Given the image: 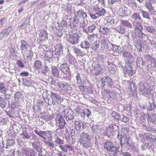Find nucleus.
<instances>
[{"instance_id": "obj_34", "label": "nucleus", "mask_w": 156, "mask_h": 156, "mask_svg": "<svg viewBox=\"0 0 156 156\" xmlns=\"http://www.w3.org/2000/svg\"><path fill=\"white\" fill-rule=\"evenodd\" d=\"M144 27L148 32L153 34H155L156 31V28L152 26H144Z\"/></svg>"}, {"instance_id": "obj_32", "label": "nucleus", "mask_w": 156, "mask_h": 156, "mask_svg": "<svg viewBox=\"0 0 156 156\" xmlns=\"http://www.w3.org/2000/svg\"><path fill=\"white\" fill-rule=\"evenodd\" d=\"M123 56L125 58V59L127 60V61L133 60V55L129 52H124L123 54Z\"/></svg>"}, {"instance_id": "obj_25", "label": "nucleus", "mask_w": 156, "mask_h": 156, "mask_svg": "<svg viewBox=\"0 0 156 156\" xmlns=\"http://www.w3.org/2000/svg\"><path fill=\"white\" fill-rule=\"evenodd\" d=\"M77 122L76 121L75 122L76 125L75 129L79 132H80L84 129V122L80 121H78V123H77Z\"/></svg>"}, {"instance_id": "obj_51", "label": "nucleus", "mask_w": 156, "mask_h": 156, "mask_svg": "<svg viewBox=\"0 0 156 156\" xmlns=\"http://www.w3.org/2000/svg\"><path fill=\"white\" fill-rule=\"evenodd\" d=\"M132 18L135 20L143 21L139 14L138 13H134L132 16Z\"/></svg>"}, {"instance_id": "obj_21", "label": "nucleus", "mask_w": 156, "mask_h": 156, "mask_svg": "<svg viewBox=\"0 0 156 156\" xmlns=\"http://www.w3.org/2000/svg\"><path fill=\"white\" fill-rule=\"evenodd\" d=\"M93 10L95 11L96 14L99 16L104 15L105 12V11L104 9L100 8L98 6L94 7Z\"/></svg>"}, {"instance_id": "obj_8", "label": "nucleus", "mask_w": 156, "mask_h": 156, "mask_svg": "<svg viewBox=\"0 0 156 156\" xmlns=\"http://www.w3.org/2000/svg\"><path fill=\"white\" fill-rule=\"evenodd\" d=\"M101 81L104 87L111 88L113 86V82L112 79L108 76H104L101 78Z\"/></svg>"}, {"instance_id": "obj_48", "label": "nucleus", "mask_w": 156, "mask_h": 156, "mask_svg": "<svg viewBox=\"0 0 156 156\" xmlns=\"http://www.w3.org/2000/svg\"><path fill=\"white\" fill-rule=\"evenodd\" d=\"M114 29L118 31L119 33L122 34H123L125 31V28L124 27L122 26L116 27L114 28Z\"/></svg>"}, {"instance_id": "obj_43", "label": "nucleus", "mask_w": 156, "mask_h": 156, "mask_svg": "<svg viewBox=\"0 0 156 156\" xmlns=\"http://www.w3.org/2000/svg\"><path fill=\"white\" fill-rule=\"evenodd\" d=\"M7 90L3 83L0 82V93L2 94H5V92H7Z\"/></svg>"}, {"instance_id": "obj_4", "label": "nucleus", "mask_w": 156, "mask_h": 156, "mask_svg": "<svg viewBox=\"0 0 156 156\" xmlns=\"http://www.w3.org/2000/svg\"><path fill=\"white\" fill-rule=\"evenodd\" d=\"M118 129L119 127L117 125L112 124L109 125L108 127H106L103 133L108 137H111L113 136V132L117 130Z\"/></svg>"}, {"instance_id": "obj_40", "label": "nucleus", "mask_w": 156, "mask_h": 156, "mask_svg": "<svg viewBox=\"0 0 156 156\" xmlns=\"http://www.w3.org/2000/svg\"><path fill=\"white\" fill-rule=\"evenodd\" d=\"M147 120L148 123H155L156 122V114H154L148 116Z\"/></svg>"}, {"instance_id": "obj_17", "label": "nucleus", "mask_w": 156, "mask_h": 156, "mask_svg": "<svg viewBox=\"0 0 156 156\" xmlns=\"http://www.w3.org/2000/svg\"><path fill=\"white\" fill-rule=\"evenodd\" d=\"M94 121L92 120L90 123V126L91 128L92 134H97L100 132V128L99 126L97 125L94 124L93 122Z\"/></svg>"}, {"instance_id": "obj_45", "label": "nucleus", "mask_w": 156, "mask_h": 156, "mask_svg": "<svg viewBox=\"0 0 156 156\" xmlns=\"http://www.w3.org/2000/svg\"><path fill=\"white\" fill-rule=\"evenodd\" d=\"M6 104V102L4 98L0 96V107L4 109L5 108Z\"/></svg>"}, {"instance_id": "obj_13", "label": "nucleus", "mask_w": 156, "mask_h": 156, "mask_svg": "<svg viewBox=\"0 0 156 156\" xmlns=\"http://www.w3.org/2000/svg\"><path fill=\"white\" fill-rule=\"evenodd\" d=\"M139 87V91L141 94L145 96L150 94L151 92L148 89H147L145 87V86L143 82H140L138 84Z\"/></svg>"}, {"instance_id": "obj_42", "label": "nucleus", "mask_w": 156, "mask_h": 156, "mask_svg": "<svg viewBox=\"0 0 156 156\" xmlns=\"http://www.w3.org/2000/svg\"><path fill=\"white\" fill-rule=\"evenodd\" d=\"M48 65H45L44 66H42L40 69V71L41 72L44 74H46L49 71L48 67Z\"/></svg>"}, {"instance_id": "obj_35", "label": "nucleus", "mask_w": 156, "mask_h": 156, "mask_svg": "<svg viewBox=\"0 0 156 156\" xmlns=\"http://www.w3.org/2000/svg\"><path fill=\"white\" fill-rule=\"evenodd\" d=\"M23 20V22L22 24L20 26V27L23 29L27 27V24L30 23V20L27 17L24 18Z\"/></svg>"}, {"instance_id": "obj_19", "label": "nucleus", "mask_w": 156, "mask_h": 156, "mask_svg": "<svg viewBox=\"0 0 156 156\" xmlns=\"http://www.w3.org/2000/svg\"><path fill=\"white\" fill-rule=\"evenodd\" d=\"M154 101L153 100L152 102L149 101L144 105V108L151 111L156 108V104L154 103Z\"/></svg>"}, {"instance_id": "obj_15", "label": "nucleus", "mask_w": 156, "mask_h": 156, "mask_svg": "<svg viewBox=\"0 0 156 156\" xmlns=\"http://www.w3.org/2000/svg\"><path fill=\"white\" fill-rule=\"evenodd\" d=\"M58 66L61 71L65 75H67L70 74L69 68L66 64L62 63L59 66H58Z\"/></svg>"}, {"instance_id": "obj_1", "label": "nucleus", "mask_w": 156, "mask_h": 156, "mask_svg": "<svg viewBox=\"0 0 156 156\" xmlns=\"http://www.w3.org/2000/svg\"><path fill=\"white\" fill-rule=\"evenodd\" d=\"M117 137L120 140L121 145L122 147H129L130 146L131 139L128 135L125 134L123 133H121L120 135L119 132Z\"/></svg>"}, {"instance_id": "obj_22", "label": "nucleus", "mask_w": 156, "mask_h": 156, "mask_svg": "<svg viewBox=\"0 0 156 156\" xmlns=\"http://www.w3.org/2000/svg\"><path fill=\"white\" fill-rule=\"evenodd\" d=\"M59 87L65 91H70L71 90L70 86L66 82L61 81L60 84V86H59Z\"/></svg>"}, {"instance_id": "obj_50", "label": "nucleus", "mask_w": 156, "mask_h": 156, "mask_svg": "<svg viewBox=\"0 0 156 156\" xmlns=\"http://www.w3.org/2000/svg\"><path fill=\"white\" fill-rule=\"evenodd\" d=\"M90 46V44L87 41L82 42L80 45L81 47L83 48H85L86 50L88 49Z\"/></svg>"}, {"instance_id": "obj_47", "label": "nucleus", "mask_w": 156, "mask_h": 156, "mask_svg": "<svg viewBox=\"0 0 156 156\" xmlns=\"http://www.w3.org/2000/svg\"><path fill=\"white\" fill-rule=\"evenodd\" d=\"M67 57L68 61L71 64H73L76 62V60L75 57L71 54H69L68 55Z\"/></svg>"}, {"instance_id": "obj_30", "label": "nucleus", "mask_w": 156, "mask_h": 156, "mask_svg": "<svg viewBox=\"0 0 156 156\" xmlns=\"http://www.w3.org/2000/svg\"><path fill=\"white\" fill-rule=\"evenodd\" d=\"M21 44L20 46V50L21 52L28 49L29 45L28 43L24 40H22L21 41Z\"/></svg>"}, {"instance_id": "obj_49", "label": "nucleus", "mask_w": 156, "mask_h": 156, "mask_svg": "<svg viewBox=\"0 0 156 156\" xmlns=\"http://www.w3.org/2000/svg\"><path fill=\"white\" fill-rule=\"evenodd\" d=\"M142 127L144 129L147 130L148 131H150L153 132H156V129L153 128L152 127L150 126H146L145 125H143Z\"/></svg>"}, {"instance_id": "obj_63", "label": "nucleus", "mask_w": 156, "mask_h": 156, "mask_svg": "<svg viewBox=\"0 0 156 156\" xmlns=\"http://www.w3.org/2000/svg\"><path fill=\"white\" fill-rule=\"evenodd\" d=\"M54 116L55 115L54 114H52L51 115H50L49 113L48 114V115H47L46 117H45L44 119L46 121L50 120L54 118Z\"/></svg>"}, {"instance_id": "obj_16", "label": "nucleus", "mask_w": 156, "mask_h": 156, "mask_svg": "<svg viewBox=\"0 0 156 156\" xmlns=\"http://www.w3.org/2000/svg\"><path fill=\"white\" fill-rule=\"evenodd\" d=\"M50 97L55 102L59 104L61 103L63 101V99L59 94L53 92H51Z\"/></svg>"}, {"instance_id": "obj_23", "label": "nucleus", "mask_w": 156, "mask_h": 156, "mask_svg": "<svg viewBox=\"0 0 156 156\" xmlns=\"http://www.w3.org/2000/svg\"><path fill=\"white\" fill-rule=\"evenodd\" d=\"M74 111L82 117L84 118L85 115V110L82 106H78L75 109Z\"/></svg>"}, {"instance_id": "obj_54", "label": "nucleus", "mask_w": 156, "mask_h": 156, "mask_svg": "<svg viewBox=\"0 0 156 156\" xmlns=\"http://www.w3.org/2000/svg\"><path fill=\"white\" fill-rule=\"evenodd\" d=\"M61 81L57 80H55L54 79H52L51 84L52 85H54L55 86H60V84L61 83Z\"/></svg>"}, {"instance_id": "obj_64", "label": "nucleus", "mask_w": 156, "mask_h": 156, "mask_svg": "<svg viewBox=\"0 0 156 156\" xmlns=\"http://www.w3.org/2000/svg\"><path fill=\"white\" fill-rule=\"evenodd\" d=\"M96 26L94 24H93L90 26H89L87 28L88 31L89 32H92L96 28Z\"/></svg>"}, {"instance_id": "obj_58", "label": "nucleus", "mask_w": 156, "mask_h": 156, "mask_svg": "<svg viewBox=\"0 0 156 156\" xmlns=\"http://www.w3.org/2000/svg\"><path fill=\"white\" fill-rule=\"evenodd\" d=\"M109 29H110L107 27H103L102 28L101 27L100 29H99V31L102 34H105Z\"/></svg>"}, {"instance_id": "obj_53", "label": "nucleus", "mask_w": 156, "mask_h": 156, "mask_svg": "<svg viewBox=\"0 0 156 156\" xmlns=\"http://www.w3.org/2000/svg\"><path fill=\"white\" fill-rule=\"evenodd\" d=\"M141 150L143 151H144L147 149L150 150L151 146L148 143H146L141 145Z\"/></svg>"}, {"instance_id": "obj_3", "label": "nucleus", "mask_w": 156, "mask_h": 156, "mask_svg": "<svg viewBox=\"0 0 156 156\" xmlns=\"http://www.w3.org/2000/svg\"><path fill=\"white\" fill-rule=\"evenodd\" d=\"M80 144L83 147H89L90 145V136L87 133H83L80 135Z\"/></svg>"}, {"instance_id": "obj_62", "label": "nucleus", "mask_w": 156, "mask_h": 156, "mask_svg": "<svg viewBox=\"0 0 156 156\" xmlns=\"http://www.w3.org/2000/svg\"><path fill=\"white\" fill-rule=\"evenodd\" d=\"M135 46L136 47L137 50H139V52H142V45L140 43L137 42L135 44Z\"/></svg>"}, {"instance_id": "obj_38", "label": "nucleus", "mask_w": 156, "mask_h": 156, "mask_svg": "<svg viewBox=\"0 0 156 156\" xmlns=\"http://www.w3.org/2000/svg\"><path fill=\"white\" fill-rule=\"evenodd\" d=\"M145 5L149 12H154V7L151 5V3L150 1H146Z\"/></svg>"}, {"instance_id": "obj_26", "label": "nucleus", "mask_w": 156, "mask_h": 156, "mask_svg": "<svg viewBox=\"0 0 156 156\" xmlns=\"http://www.w3.org/2000/svg\"><path fill=\"white\" fill-rule=\"evenodd\" d=\"M51 73L52 75L56 77L59 76L60 69L59 68L55 66H52L51 68Z\"/></svg>"}, {"instance_id": "obj_36", "label": "nucleus", "mask_w": 156, "mask_h": 156, "mask_svg": "<svg viewBox=\"0 0 156 156\" xmlns=\"http://www.w3.org/2000/svg\"><path fill=\"white\" fill-rule=\"evenodd\" d=\"M136 30H138L139 31L143 29V27L141 24L137 21L134 22L133 23Z\"/></svg>"}, {"instance_id": "obj_29", "label": "nucleus", "mask_w": 156, "mask_h": 156, "mask_svg": "<svg viewBox=\"0 0 156 156\" xmlns=\"http://www.w3.org/2000/svg\"><path fill=\"white\" fill-rule=\"evenodd\" d=\"M82 75L77 73L76 77V83L81 85H83L85 82L83 78H82Z\"/></svg>"}, {"instance_id": "obj_59", "label": "nucleus", "mask_w": 156, "mask_h": 156, "mask_svg": "<svg viewBox=\"0 0 156 156\" xmlns=\"http://www.w3.org/2000/svg\"><path fill=\"white\" fill-rule=\"evenodd\" d=\"M34 66L37 69H40L41 66V62L39 60H36L34 62Z\"/></svg>"}, {"instance_id": "obj_20", "label": "nucleus", "mask_w": 156, "mask_h": 156, "mask_svg": "<svg viewBox=\"0 0 156 156\" xmlns=\"http://www.w3.org/2000/svg\"><path fill=\"white\" fill-rule=\"evenodd\" d=\"M144 137L148 141L153 142L156 140V135L155 134L145 133Z\"/></svg>"}, {"instance_id": "obj_11", "label": "nucleus", "mask_w": 156, "mask_h": 156, "mask_svg": "<svg viewBox=\"0 0 156 156\" xmlns=\"http://www.w3.org/2000/svg\"><path fill=\"white\" fill-rule=\"evenodd\" d=\"M21 151L25 155V156H37L35 151L29 147L22 148Z\"/></svg>"}, {"instance_id": "obj_37", "label": "nucleus", "mask_w": 156, "mask_h": 156, "mask_svg": "<svg viewBox=\"0 0 156 156\" xmlns=\"http://www.w3.org/2000/svg\"><path fill=\"white\" fill-rule=\"evenodd\" d=\"M26 129H25L20 134L22 138L24 139H29L30 138V134L27 132Z\"/></svg>"}, {"instance_id": "obj_24", "label": "nucleus", "mask_w": 156, "mask_h": 156, "mask_svg": "<svg viewBox=\"0 0 156 156\" xmlns=\"http://www.w3.org/2000/svg\"><path fill=\"white\" fill-rule=\"evenodd\" d=\"M21 53L24 57H26L28 59L32 60L33 53L30 49H28L23 51Z\"/></svg>"}, {"instance_id": "obj_52", "label": "nucleus", "mask_w": 156, "mask_h": 156, "mask_svg": "<svg viewBox=\"0 0 156 156\" xmlns=\"http://www.w3.org/2000/svg\"><path fill=\"white\" fill-rule=\"evenodd\" d=\"M22 96V94L20 92H17L14 94L15 100L17 102Z\"/></svg>"}, {"instance_id": "obj_61", "label": "nucleus", "mask_w": 156, "mask_h": 156, "mask_svg": "<svg viewBox=\"0 0 156 156\" xmlns=\"http://www.w3.org/2000/svg\"><path fill=\"white\" fill-rule=\"evenodd\" d=\"M120 120L122 122H126L129 121V118L127 116L123 115L121 116Z\"/></svg>"}, {"instance_id": "obj_2", "label": "nucleus", "mask_w": 156, "mask_h": 156, "mask_svg": "<svg viewBox=\"0 0 156 156\" xmlns=\"http://www.w3.org/2000/svg\"><path fill=\"white\" fill-rule=\"evenodd\" d=\"M104 148L107 151L114 153V156H117V153L119 151V147H116L113 143L108 141L104 144Z\"/></svg>"}, {"instance_id": "obj_18", "label": "nucleus", "mask_w": 156, "mask_h": 156, "mask_svg": "<svg viewBox=\"0 0 156 156\" xmlns=\"http://www.w3.org/2000/svg\"><path fill=\"white\" fill-rule=\"evenodd\" d=\"M55 51L56 54L63 57V47L62 44H57L54 46Z\"/></svg>"}, {"instance_id": "obj_41", "label": "nucleus", "mask_w": 156, "mask_h": 156, "mask_svg": "<svg viewBox=\"0 0 156 156\" xmlns=\"http://www.w3.org/2000/svg\"><path fill=\"white\" fill-rule=\"evenodd\" d=\"M101 42L102 46H104V48H106L108 50H109L108 45V43L110 42L108 40L103 39L101 41Z\"/></svg>"}, {"instance_id": "obj_9", "label": "nucleus", "mask_w": 156, "mask_h": 156, "mask_svg": "<svg viewBox=\"0 0 156 156\" xmlns=\"http://www.w3.org/2000/svg\"><path fill=\"white\" fill-rule=\"evenodd\" d=\"M68 41L73 44L78 43L79 37L76 33H69L67 36Z\"/></svg>"}, {"instance_id": "obj_57", "label": "nucleus", "mask_w": 156, "mask_h": 156, "mask_svg": "<svg viewBox=\"0 0 156 156\" xmlns=\"http://www.w3.org/2000/svg\"><path fill=\"white\" fill-rule=\"evenodd\" d=\"M53 29H56L55 34L58 37H61V36H62L63 35V33L62 30H59L58 29H57L56 27H53Z\"/></svg>"}, {"instance_id": "obj_27", "label": "nucleus", "mask_w": 156, "mask_h": 156, "mask_svg": "<svg viewBox=\"0 0 156 156\" xmlns=\"http://www.w3.org/2000/svg\"><path fill=\"white\" fill-rule=\"evenodd\" d=\"M104 92L105 93L106 95L108 98L114 99H116L117 98L116 94L114 92H111L107 90H104Z\"/></svg>"}, {"instance_id": "obj_10", "label": "nucleus", "mask_w": 156, "mask_h": 156, "mask_svg": "<svg viewBox=\"0 0 156 156\" xmlns=\"http://www.w3.org/2000/svg\"><path fill=\"white\" fill-rule=\"evenodd\" d=\"M55 119L56 123L58 124V126L62 127L63 126H65L66 124L65 121L62 115L59 112L55 113Z\"/></svg>"}, {"instance_id": "obj_6", "label": "nucleus", "mask_w": 156, "mask_h": 156, "mask_svg": "<svg viewBox=\"0 0 156 156\" xmlns=\"http://www.w3.org/2000/svg\"><path fill=\"white\" fill-rule=\"evenodd\" d=\"M47 33L46 30H37L35 36L37 38V41L39 42L46 41L48 39Z\"/></svg>"}, {"instance_id": "obj_60", "label": "nucleus", "mask_w": 156, "mask_h": 156, "mask_svg": "<svg viewBox=\"0 0 156 156\" xmlns=\"http://www.w3.org/2000/svg\"><path fill=\"white\" fill-rule=\"evenodd\" d=\"M47 99L48 100L47 103L49 105L53 106L56 104L55 101H54L52 98H51L50 99V98H48Z\"/></svg>"}, {"instance_id": "obj_12", "label": "nucleus", "mask_w": 156, "mask_h": 156, "mask_svg": "<svg viewBox=\"0 0 156 156\" xmlns=\"http://www.w3.org/2000/svg\"><path fill=\"white\" fill-rule=\"evenodd\" d=\"M11 26H9L7 28H4L0 32V41L3 38L7 37L12 30Z\"/></svg>"}, {"instance_id": "obj_46", "label": "nucleus", "mask_w": 156, "mask_h": 156, "mask_svg": "<svg viewBox=\"0 0 156 156\" xmlns=\"http://www.w3.org/2000/svg\"><path fill=\"white\" fill-rule=\"evenodd\" d=\"M111 114L112 117L114 119H116L117 120H120L121 115H119V113L113 111L112 113Z\"/></svg>"}, {"instance_id": "obj_28", "label": "nucleus", "mask_w": 156, "mask_h": 156, "mask_svg": "<svg viewBox=\"0 0 156 156\" xmlns=\"http://www.w3.org/2000/svg\"><path fill=\"white\" fill-rule=\"evenodd\" d=\"M23 83L24 86L28 87H32L34 86L35 82L30 79L22 78Z\"/></svg>"}, {"instance_id": "obj_31", "label": "nucleus", "mask_w": 156, "mask_h": 156, "mask_svg": "<svg viewBox=\"0 0 156 156\" xmlns=\"http://www.w3.org/2000/svg\"><path fill=\"white\" fill-rule=\"evenodd\" d=\"M34 132L42 138L45 139L46 134V131H44L40 129H36L34 130Z\"/></svg>"}, {"instance_id": "obj_44", "label": "nucleus", "mask_w": 156, "mask_h": 156, "mask_svg": "<svg viewBox=\"0 0 156 156\" xmlns=\"http://www.w3.org/2000/svg\"><path fill=\"white\" fill-rule=\"evenodd\" d=\"M102 68L98 65H97L94 67V70L95 71V75H97L101 73Z\"/></svg>"}, {"instance_id": "obj_14", "label": "nucleus", "mask_w": 156, "mask_h": 156, "mask_svg": "<svg viewBox=\"0 0 156 156\" xmlns=\"http://www.w3.org/2000/svg\"><path fill=\"white\" fill-rule=\"evenodd\" d=\"M33 150L38 153H42V146L39 140H34L31 143Z\"/></svg>"}, {"instance_id": "obj_5", "label": "nucleus", "mask_w": 156, "mask_h": 156, "mask_svg": "<svg viewBox=\"0 0 156 156\" xmlns=\"http://www.w3.org/2000/svg\"><path fill=\"white\" fill-rule=\"evenodd\" d=\"M61 113L67 121H71L73 122L74 116L73 112L72 109L66 108Z\"/></svg>"}, {"instance_id": "obj_33", "label": "nucleus", "mask_w": 156, "mask_h": 156, "mask_svg": "<svg viewBox=\"0 0 156 156\" xmlns=\"http://www.w3.org/2000/svg\"><path fill=\"white\" fill-rule=\"evenodd\" d=\"M114 20L112 18H109L107 20V22L106 23L105 25L106 27L109 28L110 29H111L114 24Z\"/></svg>"}, {"instance_id": "obj_55", "label": "nucleus", "mask_w": 156, "mask_h": 156, "mask_svg": "<svg viewBox=\"0 0 156 156\" xmlns=\"http://www.w3.org/2000/svg\"><path fill=\"white\" fill-rule=\"evenodd\" d=\"M74 51L76 54L77 56H82L83 54L82 51L79 49L76 48H74Z\"/></svg>"}, {"instance_id": "obj_56", "label": "nucleus", "mask_w": 156, "mask_h": 156, "mask_svg": "<svg viewBox=\"0 0 156 156\" xmlns=\"http://www.w3.org/2000/svg\"><path fill=\"white\" fill-rule=\"evenodd\" d=\"M141 13L143 17L148 20H150V18L149 17L148 13L146 11L142 10L141 11Z\"/></svg>"}, {"instance_id": "obj_7", "label": "nucleus", "mask_w": 156, "mask_h": 156, "mask_svg": "<svg viewBox=\"0 0 156 156\" xmlns=\"http://www.w3.org/2000/svg\"><path fill=\"white\" fill-rule=\"evenodd\" d=\"M133 60L126 61L124 66V71L129 76H132L135 73V71L132 67Z\"/></svg>"}, {"instance_id": "obj_39", "label": "nucleus", "mask_w": 156, "mask_h": 156, "mask_svg": "<svg viewBox=\"0 0 156 156\" xmlns=\"http://www.w3.org/2000/svg\"><path fill=\"white\" fill-rule=\"evenodd\" d=\"M63 57L62 56H60L57 54L55 53V52H54L53 56L51 58V59L55 62H58L59 59H62Z\"/></svg>"}]
</instances>
